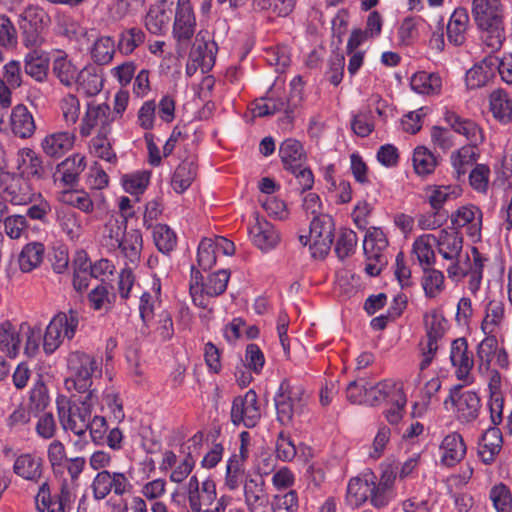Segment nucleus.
Here are the masks:
<instances>
[{"mask_svg": "<svg viewBox=\"0 0 512 512\" xmlns=\"http://www.w3.org/2000/svg\"><path fill=\"white\" fill-rule=\"evenodd\" d=\"M145 39V35L139 28H130L120 34L118 49L122 54L128 55L135 48L140 46Z\"/></svg>", "mask_w": 512, "mask_h": 512, "instance_id": "54", "label": "nucleus"}, {"mask_svg": "<svg viewBox=\"0 0 512 512\" xmlns=\"http://www.w3.org/2000/svg\"><path fill=\"white\" fill-rule=\"evenodd\" d=\"M51 18L36 5L27 6L19 15V27L23 44L30 49L40 48L46 41Z\"/></svg>", "mask_w": 512, "mask_h": 512, "instance_id": "4", "label": "nucleus"}, {"mask_svg": "<svg viewBox=\"0 0 512 512\" xmlns=\"http://www.w3.org/2000/svg\"><path fill=\"white\" fill-rule=\"evenodd\" d=\"M101 69L97 66H86L77 74L75 84L78 90H82L87 96L98 94L103 87Z\"/></svg>", "mask_w": 512, "mask_h": 512, "instance_id": "30", "label": "nucleus"}, {"mask_svg": "<svg viewBox=\"0 0 512 512\" xmlns=\"http://www.w3.org/2000/svg\"><path fill=\"white\" fill-rule=\"evenodd\" d=\"M42 464L40 457L27 453L16 458L13 469L18 476L38 482L42 476Z\"/></svg>", "mask_w": 512, "mask_h": 512, "instance_id": "31", "label": "nucleus"}, {"mask_svg": "<svg viewBox=\"0 0 512 512\" xmlns=\"http://www.w3.org/2000/svg\"><path fill=\"white\" fill-rule=\"evenodd\" d=\"M53 73L66 86L75 84L77 69L66 57H57L53 62Z\"/></svg>", "mask_w": 512, "mask_h": 512, "instance_id": "53", "label": "nucleus"}, {"mask_svg": "<svg viewBox=\"0 0 512 512\" xmlns=\"http://www.w3.org/2000/svg\"><path fill=\"white\" fill-rule=\"evenodd\" d=\"M261 418L257 394L249 390L244 396L234 398L231 408V421L235 425L242 424L247 428H253Z\"/></svg>", "mask_w": 512, "mask_h": 512, "instance_id": "8", "label": "nucleus"}, {"mask_svg": "<svg viewBox=\"0 0 512 512\" xmlns=\"http://www.w3.org/2000/svg\"><path fill=\"white\" fill-rule=\"evenodd\" d=\"M374 491L375 483L373 481L353 478L348 483L346 501L351 507H358L369 497L372 500Z\"/></svg>", "mask_w": 512, "mask_h": 512, "instance_id": "36", "label": "nucleus"}, {"mask_svg": "<svg viewBox=\"0 0 512 512\" xmlns=\"http://www.w3.org/2000/svg\"><path fill=\"white\" fill-rule=\"evenodd\" d=\"M17 31L12 21L6 15H0V46L6 49L16 47Z\"/></svg>", "mask_w": 512, "mask_h": 512, "instance_id": "62", "label": "nucleus"}, {"mask_svg": "<svg viewBox=\"0 0 512 512\" xmlns=\"http://www.w3.org/2000/svg\"><path fill=\"white\" fill-rule=\"evenodd\" d=\"M168 22L169 17L166 15L165 9L158 6L150 7L145 16V27L155 35L162 34Z\"/></svg>", "mask_w": 512, "mask_h": 512, "instance_id": "52", "label": "nucleus"}, {"mask_svg": "<svg viewBox=\"0 0 512 512\" xmlns=\"http://www.w3.org/2000/svg\"><path fill=\"white\" fill-rule=\"evenodd\" d=\"M79 316L77 311L60 312L55 315L46 328L43 336V349L46 354H52L62 343L64 338L71 340L77 330Z\"/></svg>", "mask_w": 512, "mask_h": 512, "instance_id": "6", "label": "nucleus"}, {"mask_svg": "<svg viewBox=\"0 0 512 512\" xmlns=\"http://www.w3.org/2000/svg\"><path fill=\"white\" fill-rule=\"evenodd\" d=\"M450 359L453 366L457 367V377L466 380L474 365L472 356L468 354V344L465 338H458L452 342Z\"/></svg>", "mask_w": 512, "mask_h": 512, "instance_id": "25", "label": "nucleus"}, {"mask_svg": "<svg viewBox=\"0 0 512 512\" xmlns=\"http://www.w3.org/2000/svg\"><path fill=\"white\" fill-rule=\"evenodd\" d=\"M111 111L109 105L103 103L99 105L89 104L84 118L82 119L80 133L82 136L87 137L91 134L92 129L101 125L99 134L107 133L110 122L114 117H110Z\"/></svg>", "mask_w": 512, "mask_h": 512, "instance_id": "17", "label": "nucleus"}, {"mask_svg": "<svg viewBox=\"0 0 512 512\" xmlns=\"http://www.w3.org/2000/svg\"><path fill=\"white\" fill-rule=\"evenodd\" d=\"M189 506L192 512H202L204 507L210 506L216 499V484L213 480L207 479L199 484L198 478L194 475L187 484Z\"/></svg>", "mask_w": 512, "mask_h": 512, "instance_id": "14", "label": "nucleus"}, {"mask_svg": "<svg viewBox=\"0 0 512 512\" xmlns=\"http://www.w3.org/2000/svg\"><path fill=\"white\" fill-rule=\"evenodd\" d=\"M153 239L157 249L164 254L170 253L177 243L176 234L165 224H157L154 227Z\"/></svg>", "mask_w": 512, "mask_h": 512, "instance_id": "50", "label": "nucleus"}, {"mask_svg": "<svg viewBox=\"0 0 512 512\" xmlns=\"http://www.w3.org/2000/svg\"><path fill=\"white\" fill-rule=\"evenodd\" d=\"M67 366L70 376L65 385L68 390H75L80 394L95 393V390H91L93 376L100 374L101 370L93 356L80 351L72 352L67 359Z\"/></svg>", "mask_w": 512, "mask_h": 512, "instance_id": "3", "label": "nucleus"}, {"mask_svg": "<svg viewBox=\"0 0 512 512\" xmlns=\"http://www.w3.org/2000/svg\"><path fill=\"white\" fill-rule=\"evenodd\" d=\"M422 287L425 295L429 298H435L444 289V275L441 271L432 267H424Z\"/></svg>", "mask_w": 512, "mask_h": 512, "instance_id": "48", "label": "nucleus"}, {"mask_svg": "<svg viewBox=\"0 0 512 512\" xmlns=\"http://www.w3.org/2000/svg\"><path fill=\"white\" fill-rule=\"evenodd\" d=\"M469 22L467 10L456 9L450 17L447 25V37L450 43L460 46L465 42V33Z\"/></svg>", "mask_w": 512, "mask_h": 512, "instance_id": "37", "label": "nucleus"}, {"mask_svg": "<svg viewBox=\"0 0 512 512\" xmlns=\"http://www.w3.org/2000/svg\"><path fill=\"white\" fill-rule=\"evenodd\" d=\"M447 124L458 134L463 135L470 144L478 146L484 141L482 129L472 120L447 110L444 114Z\"/></svg>", "mask_w": 512, "mask_h": 512, "instance_id": "20", "label": "nucleus"}, {"mask_svg": "<svg viewBox=\"0 0 512 512\" xmlns=\"http://www.w3.org/2000/svg\"><path fill=\"white\" fill-rule=\"evenodd\" d=\"M437 165L434 154L425 147H417L413 154V166L418 175L431 174Z\"/></svg>", "mask_w": 512, "mask_h": 512, "instance_id": "49", "label": "nucleus"}, {"mask_svg": "<svg viewBox=\"0 0 512 512\" xmlns=\"http://www.w3.org/2000/svg\"><path fill=\"white\" fill-rule=\"evenodd\" d=\"M249 236L253 244L263 252L274 249L280 242V234L274 225L258 215L249 227Z\"/></svg>", "mask_w": 512, "mask_h": 512, "instance_id": "15", "label": "nucleus"}, {"mask_svg": "<svg viewBox=\"0 0 512 512\" xmlns=\"http://www.w3.org/2000/svg\"><path fill=\"white\" fill-rule=\"evenodd\" d=\"M451 222L454 228L469 225V234L472 237L480 236L482 212L473 205L463 206L451 215Z\"/></svg>", "mask_w": 512, "mask_h": 512, "instance_id": "27", "label": "nucleus"}, {"mask_svg": "<svg viewBox=\"0 0 512 512\" xmlns=\"http://www.w3.org/2000/svg\"><path fill=\"white\" fill-rule=\"evenodd\" d=\"M216 50L217 46L214 41H206L202 32L198 33L189 55L190 61L193 62L194 70L200 68L202 72L209 71L215 63Z\"/></svg>", "mask_w": 512, "mask_h": 512, "instance_id": "18", "label": "nucleus"}, {"mask_svg": "<svg viewBox=\"0 0 512 512\" xmlns=\"http://www.w3.org/2000/svg\"><path fill=\"white\" fill-rule=\"evenodd\" d=\"M230 279V272L221 269L210 273L204 280L202 273L194 266L191 267L189 291L193 303L201 308L208 306L207 297H217L223 294Z\"/></svg>", "mask_w": 512, "mask_h": 512, "instance_id": "2", "label": "nucleus"}, {"mask_svg": "<svg viewBox=\"0 0 512 512\" xmlns=\"http://www.w3.org/2000/svg\"><path fill=\"white\" fill-rule=\"evenodd\" d=\"M123 257H125L131 264H137L140 260L141 251L143 248L142 234L138 229L129 230L116 246Z\"/></svg>", "mask_w": 512, "mask_h": 512, "instance_id": "32", "label": "nucleus"}, {"mask_svg": "<svg viewBox=\"0 0 512 512\" xmlns=\"http://www.w3.org/2000/svg\"><path fill=\"white\" fill-rule=\"evenodd\" d=\"M56 221L61 230L70 238H78L81 233V224L78 215L71 208H57Z\"/></svg>", "mask_w": 512, "mask_h": 512, "instance_id": "44", "label": "nucleus"}, {"mask_svg": "<svg viewBox=\"0 0 512 512\" xmlns=\"http://www.w3.org/2000/svg\"><path fill=\"white\" fill-rule=\"evenodd\" d=\"M296 454V446L292 441L291 436L284 431L279 432L276 440L277 458L284 462H288L293 460Z\"/></svg>", "mask_w": 512, "mask_h": 512, "instance_id": "61", "label": "nucleus"}, {"mask_svg": "<svg viewBox=\"0 0 512 512\" xmlns=\"http://www.w3.org/2000/svg\"><path fill=\"white\" fill-rule=\"evenodd\" d=\"M279 155L284 164L285 169L296 171L306 162V153L302 144L296 139L284 140L279 148Z\"/></svg>", "mask_w": 512, "mask_h": 512, "instance_id": "28", "label": "nucleus"}, {"mask_svg": "<svg viewBox=\"0 0 512 512\" xmlns=\"http://www.w3.org/2000/svg\"><path fill=\"white\" fill-rule=\"evenodd\" d=\"M90 306L94 310H109L111 308V298L108 287L105 284L97 285L88 294Z\"/></svg>", "mask_w": 512, "mask_h": 512, "instance_id": "63", "label": "nucleus"}, {"mask_svg": "<svg viewBox=\"0 0 512 512\" xmlns=\"http://www.w3.org/2000/svg\"><path fill=\"white\" fill-rule=\"evenodd\" d=\"M272 508L274 512H297L298 497L296 491L291 490L282 496L276 495Z\"/></svg>", "mask_w": 512, "mask_h": 512, "instance_id": "64", "label": "nucleus"}, {"mask_svg": "<svg viewBox=\"0 0 512 512\" xmlns=\"http://www.w3.org/2000/svg\"><path fill=\"white\" fill-rule=\"evenodd\" d=\"M472 15L485 35L484 42L492 50H498L504 40L503 12L500 0H473Z\"/></svg>", "mask_w": 512, "mask_h": 512, "instance_id": "1", "label": "nucleus"}, {"mask_svg": "<svg viewBox=\"0 0 512 512\" xmlns=\"http://www.w3.org/2000/svg\"><path fill=\"white\" fill-rule=\"evenodd\" d=\"M250 475H246L243 462L236 456H232L226 465L225 486L234 491L239 488L241 484Z\"/></svg>", "mask_w": 512, "mask_h": 512, "instance_id": "47", "label": "nucleus"}, {"mask_svg": "<svg viewBox=\"0 0 512 512\" xmlns=\"http://www.w3.org/2000/svg\"><path fill=\"white\" fill-rule=\"evenodd\" d=\"M197 176V165L193 157L184 159L175 169L171 185L175 192L183 193Z\"/></svg>", "mask_w": 512, "mask_h": 512, "instance_id": "35", "label": "nucleus"}, {"mask_svg": "<svg viewBox=\"0 0 512 512\" xmlns=\"http://www.w3.org/2000/svg\"><path fill=\"white\" fill-rule=\"evenodd\" d=\"M244 502L249 512H258L269 504V495L262 476L247 477L243 486Z\"/></svg>", "mask_w": 512, "mask_h": 512, "instance_id": "16", "label": "nucleus"}, {"mask_svg": "<svg viewBox=\"0 0 512 512\" xmlns=\"http://www.w3.org/2000/svg\"><path fill=\"white\" fill-rule=\"evenodd\" d=\"M17 169L22 178L40 180L46 175L41 156L30 148H23L17 154Z\"/></svg>", "mask_w": 512, "mask_h": 512, "instance_id": "19", "label": "nucleus"}, {"mask_svg": "<svg viewBox=\"0 0 512 512\" xmlns=\"http://www.w3.org/2000/svg\"><path fill=\"white\" fill-rule=\"evenodd\" d=\"M398 465L386 464L382 467L379 483L375 484L372 505L376 508L384 507L390 500L389 490L396 479Z\"/></svg>", "mask_w": 512, "mask_h": 512, "instance_id": "26", "label": "nucleus"}, {"mask_svg": "<svg viewBox=\"0 0 512 512\" xmlns=\"http://www.w3.org/2000/svg\"><path fill=\"white\" fill-rule=\"evenodd\" d=\"M91 152L102 160L109 163H116L117 156L112 149L109 140L106 138V133L99 134L92 139Z\"/></svg>", "mask_w": 512, "mask_h": 512, "instance_id": "59", "label": "nucleus"}, {"mask_svg": "<svg viewBox=\"0 0 512 512\" xmlns=\"http://www.w3.org/2000/svg\"><path fill=\"white\" fill-rule=\"evenodd\" d=\"M490 110L495 119L503 124L512 120V100L504 90L498 89L490 95Z\"/></svg>", "mask_w": 512, "mask_h": 512, "instance_id": "39", "label": "nucleus"}, {"mask_svg": "<svg viewBox=\"0 0 512 512\" xmlns=\"http://www.w3.org/2000/svg\"><path fill=\"white\" fill-rule=\"evenodd\" d=\"M503 438L502 433L496 426L489 427L481 436L478 443V455L482 462L491 464L494 462L496 455L502 449Z\"/></svg>", "mask_w": 512, "mask_h": 512, "instance_id": "21", "label": "nucleus"}, {"mask_svg": "<svg viewBox=\"0 0 512 512\" xmlns=\"http://www.w3.org/2000/svg\"><path fill=\"white\" fill-rule=\"evenodd\" d=\"M496 64L497 57L493 56H488L480 63L475 64L466 72L467 87L475 89L484 86L492 75L493 68H495Z\"/></svg>", "mask_w": 512, "mask_h": 512, "instance_id": "34", "label": "nucleus"}, {"mask_svg": "<svg viewBox=\"0 0 512 512\" xmlns=\"http://www.w3.org/2000/svg\"><path fill=\"white\" fill-rule=\"evenodd\" d=\"M97 401L94 392H88L79 399H74L68 406L58 407L59 420L64 430H70L81 436L88 430V420L91 418L92 409Z\"/></svg>", "mask_w": 512, "mask_h": 512, "instance_id": "5", "label": "nucleus"}, {"mask_svg": "<svg viewBox=\"0 0 512 512\" xmlns=\"http://www.w3.org/2000/svg\"><path fill=\"white\" fill-rule=\"evenodd\" d=\"M115 52V44L114 40L109 37H101L99 38L93 46L92 49V56L100 65L109 63L114 55Z\"/></svg>", "mask_w": 512, "mask_h": 512, "instance_id": "57", "label": "nucleus"}, {"mask_svg": "<svg viewBox=\"0 0 512 512\" xmlns=\"http://www.w3.org/2000/svg\"><path fill=\"white\" fill-rule=\"evenodd\" d=\"M397 390H402L392 381H382L374 386L364 387V404L369 406H377L386 398H393L397 394Z\"/></svg>", "mask_w": 512, "mask_h": 512, "instance_id": "38", "label": "nucleus"}, {"mask_svg": "<svg viewBox=\"0 0 512 512\" xmlns=\"http://www.w3.org/2000/svg\"><path fill=\"white\" fill-rule=\"evenodd\" d=\"M387 247L388 240L381 229L372 228L366 232L363 241V251L366 259L388 263V259L384 254Z\"/></svg>", "mask_w": 512, "mask_h": 512, "instance_id": "23", "label": "nucleus"}, {"mask_svg": "<svg viewBox=\"0 0 512 512\" xmlns=\"http://www.w3.org/2000/svg\"><path fill=\"white\" fill-rule=\"evenodd\" d=\"M10 124L12 132L23 139L31 137L36 129L32 114L22 104L13 108L10 115Z\"/></svg>", "mask_w": 512, "mask_h": 512, "instance_id": "29", "label": "nucleus"}, {"mask_svg": "<svg viewBox=\"0 0 512 512\" xmlns=\"http://www.w3.org/2000/svg\"><path fill=\"white\" fill-rule=\"evenodd\" d=\"M410 85L419 94L433 95L441 91L442 80L438 74L421 71L412 76Z\"/></svg>", "mask_w": 512, "mask_h": 512, "instance_id": "41", "label": "nucleus"}, {"mask_svg": "<svg viewBox=\"0 0 512 512\" xmlns=\"http://www.w3.org/2000/svg\"><path fill=\"white\" fill-rule=\"evenodd\" d=\"M304 390L301 386H294L288 380L281 382L279 390L275 395V407L277 420L282 425H289L293 416L299 413L304 405Z\"/></svg>", "mask_w": 512, "mask_h": 512, "instance_id": "7", "label": "nucleus"}, {"mask_svg": "<svg viewBox=\"0 0 512 512\" xmlns=\"http://www.w3.org/2000/svg\"><path fill=\"white\" fill-rule=\"evenodd\" d=\"M446 319L436 310L424 315V327L426 331L427 344L423 348V360L420 363V370L426 369L438 349L437 342L446 332Z\"/></svg>", "mask_w": 512, "mask_h": 512, "instance_id": "9", "label": "nucleus"}, {"mask_svg": "<svg viewBox=\"0 0 512 512\" xmlns=\"http://www.w3.org/2000/svg\"><path fill=\"white\" fill-rule=\"evenodd\" d=\"M461 388V385L453 386L450 389L448 398L444 401V405H447L448 401H450L456 407L458 419L461 422L470 423L479 415L481 408L480 398L473 391L461 392Z\"/></svg>", "mask_w": 512, "mask_h": 512, "instance_id": "10", "label": "nucleus"}, {"mask_svg": "<svg viewBox=\"0 0 512 512\" xmlns=\"http://www.w3.org/2000/svg\"><path fill=\"white\" fill-rule=\"evenodd\" d=\"M85 167V157L81 154H74L62 161L58 165L57 171L66 185H74Z\"/></svg>", "mask_w": 512, "mask_h": 512, "instance_id": "40", "label": "nucleus"}, {"mask_svg": "<svg viewBox=\"0 0 512 512\" xmlns=\"http://www.w3.org/2000/svg\"><path fill=\"white\" fill-rule=\"evenodd\" d=\"M310 241L315 250L321 256L327 255L334 240V222L331 216L319 214L313 217L310 223Z\"/></svg>", "mask_w": 512, "mask_h": 512, "instance_id": "11", "label": "nucleus"}, {"mask_svg": "<svg viewBox=\"0 0 512 512\" xmlns=\"http://www.w3.org/2000/svg\"><path fill=\"white\" fill-rule=\"evenodd\" d=\"M74 144V135L69 132H58L46 136L41 143L43 151L50 157H61Z\"/></svg>", "mask_w": 512, "mask_h": 512, "instance_id": "33", "label": "nucleus"}, {"mask_svg": "<svg viewBox=\"0 0 512 512\" xmlns=\"http://www.w3.org/2000/svg\"><path fill=\"white\" fill-rule=\"evenodd\" d=\"M490 499L497 512H507L511 508L512 495L509 488L500 483L492 487L490 491Z\"/></svg>", "mask_w": 512, "mask_h": 512, "instance_id": "60", "label": "nucleus"}, {"mask_svg": "<svg viewBox=\"0 0 512 512\" xmlns=\"http://www.w3.org/2000/svg\"><path fill=\"white\" fill-rule=\"evenodd\" d=\"M62 200L64 203H67L86 214H91L94 211V201L85 191L76 190L64 192Z\"/></svg>", "mask_w": 512, "mask_h": 512, "instance_id": "55", "label": "nucleus"}, {"mask_svg": "<svg viewBox=\"0 0 512 512\" xmlns=\"http://www.w3.org/2000/svg\"><path fill=\"white\" fill-rule=\"evenodd\" d=\"M431 235L421 236L413 243L412 252L416 256L422 269L424 267H431L435 263V253L432 249L429 239Z\"/></svg>", "mask_w": 512, "mask_h": 512, "instance_id": "51", "label": "nucleus"}, {"mask_svg": "<svg viewBox=\"0 0 512 512\" xmlns=\"http://www.w3.org/2000/svg\"><path fill=\"white\" fill-rule=\"evenodd\" d=\"M20 347V338L16 328L5 321L0 325V352L6 353L9 357H15Z\"/></svg>", "mask_w": 512, "mask_h": 512, "instance_id": "45", "label": "nucleus"}, {"mask_svg": "<svg viewBox=\"0 0 512 512\" xmlns=\"http://www.w3.org/2000/svg\"><path fill=\"white\" fill-rule=\"evenodd\" d=\"M440 450L442 452L441 463L447 467H452L464 458L466 445L462 436L453 432L444 437Z\"/></svg>", "mask_w": 512, "mask_h": 512, "instance_id": "24", "label": "nucleus"}, {"mask_svg": "<svg viewBox=\"0 0 512 512\" xmlns=\"http://www.w3.org/2000/svg\"><path fill=\"white\" fill-rule=\"evenodd\" d=\"M437 243L438 253L446 260L459 258L463 248L462 235L454 230L443 229L438 237L432 236Z\"/></svg>", "mask_w": 512, "mask_h": 512, "instance_id": "22", "label": "nucleus"}, {"mask_svg": "<svg viewBox=\"0 0 512 512\" xmlns=\"http://www.w3.org/2000/svg\"><path fill=\"white\" fill-rule=\"evenodd\" d=\"M196 28V19L190 0H178L173 23V37L179 45H188Z\"/></svg>", "mask_w": 512, "mask_h": 512, "instance_id": "12", "label": "nucleus"}, {"mask_svg": "<svg viewBox=\"0 0 512 512\" xmlns=\"http://www.w3.org/2000/svg\"><path fill=\"white\" fill-rule=\"evenodd\" d=\"M45 247L40 242L26 244L19 255V267L22 272H30L43 261Z\"/></svg>", "mask_w": 512, "mask_h": 512, "instance_id": "42", "label": "nucleus"}, {"mask_svg": "<svg viewBox=\"0 0 512 512\" xmlns=\"http://www.w3.org/2000/svg\"><path fill=\"white\" fill-rule=\"evenodd\" d=\"M279 112H284V119L289 123L291 122L293 116L283 98H261L256 102L254 108V113L259 117L270 116Z\"/></svg>", "mask_w": 512, "mask_h": 512, "instance_id": "43", "label": "nucleus"}, {"mask_svg": "<svg viewBox=\"0 0 512 512\" xmlns=\"http://www.w3.org/2000/svg\"><path fill=\"white\" fill-rule=\"evenodd\" d=\"M217 250L213 239L204 238L201 240L197 251V262L203 270L211 269L216 263Z\"/></svg>", "mask_w": 512, "mask_h": 512, "instance_id": "56", "label": "nucleus"}, {"mask_svg": "<svg viewBox=\"0 0 512 512\" xmlns=\"http://www.w3.org/2000/svg\"><path fill=\"white\" fill-rule=\"evenodd\" d=\"M25 73L41 82L47 76L48 59L38 49H31L25 57Z\"/></svg>", "mask_w": 512, "mask_h": 512, "instance_id": "46", "label": "nucleus"}, {"mask_svg": "<svg viewBox=\"0 0 512 512\" xmlns=\"http://www.w3.org/2000/svg\"><path fill=\"white\" fill-rule=\"evenodd\" d=\"M357 235L351 229H342L336 243L335 252L340 259H345L354 253L357 245Z\"/></svg>", "mask_w": 512, "mask_h": 512, "instance_id": "58", "label": "nucleus"}, {"mask_svg": "<svg viewBox=\"0 0 512 512\" xmlns=\"http://www.w3.org/2000/svg\"><path fill=\"white\" fill-rule=\"evenodd\" d=\"M0 188L3 190L5 201H9L13 205L32 203L35 197L29 183L24 178L16 177L9 172L0 178Z\"/></svg>", "mask_w": 512, "mask_h": 512, "instance_id": "13", "label": "nucleus"}]
</instances>
